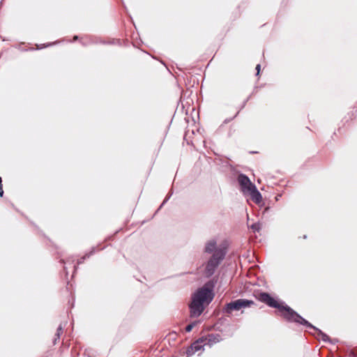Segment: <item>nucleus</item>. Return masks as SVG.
<instances>
[{
  "mask_svg": "<svg viewBox=\"0 0 357 357\" xmlns=\"http://www.w3.org/2000/svg\"><path fill=\"white\" fill-rule=\"evenodd\" d=\"M257 298L260 301L266 303L270 307L278 309L279 311L281 312L282 315L287 319L298 322L299 324L310 327L314 330H316V337L319 340H321L324 342L328 341V337L326 334L323 333L321 331L315 328L307 321H306L299 314L296 313L292 309L285 305L283 303H280L278 301L275 300L274 298L271 297L268 294L260 293L258 295Z\"/></svg>",
  "mask_w": 357,
  "mask_h": 357,
  "instance_id": "f257e3e1",
  "label": "nucleus"
},
{
  "mask_svg": "<svg viewBox=\"0 0 357 357\" xmlns=\"http://www.w3.org/2000/svg\"><path fill=\"white\" fill-rule=\"evenodd\" d=\"M213 298V285L207 283L198 289L192 296L190 304V316L198 317Z\"/></svg>",
  "mask_w": 357,
  "mask_h": 357,
  "instance_id": "f03ea898",
  "label": "nucleus"
},
{
  "mask_svg": "<svg viewBox=\"0 0 357 357\" xmlns=\"http://www.w3.org/2000/svg\"><path fill=\"white\" fill-rule=\"evenodd\" d=\"M225 252L224 250H217L213 255L212 258L208 261L206 267L204 275L206 277L212 275L215 271V268L219 264L220 261L225 257Z\"/></svg>",
  "mask_w": 357,
  "mask_h": 357,
  "instance_id": "7ed1b4c3",
  "label": "nucleus"
},
{
  "mask_svg": "<svg viewBox=\"0 0 357 357\" xmlns=\"http://www.w3.org/2000/svg\"><path fill=\"white\" fill-rule=\"evenodd\" d=\"M253 302L245 299H238L227 305L226 312H231L232 310H239L243 307H250Z\"/></svg>",
  "mask_w": 357,
  "mask_h": 357,
  "instance_id": "20e7f679",
  "label": "nucleus"
},
{
  "mask_svg": "<svg viewBox=\"0 0 357 357\" xmlns=\"http://www.w3.org/2000/svg\"><path fill=\"white\" fill-rule=\"evenodd\" d=\"M238 181L241 185L242 190L245 195L256 187L254 184L252 183L249 178L243 174H240L238 176Z\"/></svg>",
  "mask_w": 357,
  "mask_h": 357,
  "instance_id": "39448f33",
  "label": "nucleus"
},
{
  "mask_svg": "<svg viewBox=\"0 0 357 357\" xmlns=\"http://www.w3.org/2000/svg\"><path fill=\"white\" fill-rule=\"evenodd\" d=\"M205 341L204 337L200 338L197 341L195 342L190 348L187 349L186 354L187 356H191L193 355L195 352L201 350L205 345H204Z\"/></svg>",
  "mask_w": 357,
  "mask_h": 357,
  "instance_id": "423d86ee",
  "label": "nucleus"
},
{
  "mask_svg": "<svg viewBox=\"0 0 357 357\" xmlns=\"http://www.w3.org/2000/svg\"><path fill=\"white\" fill-rule=\"evenodd\" d=\"M245 195H248L250 196L253 202H255L256 204H259L261 203V200H262V197H261V195L260 194V192L258 191V190L257 189V188H254L252 190H251L250 191H249L248 193H246Z\"/></svg>",
  "mask_w": 357,
  "mask_h": 357,
  "instance_id": "0eeeda50",
  "label": "nucleus"
},
{
  "mask_svg": "<svg viewBox=\"0 0 357 357\" xmlns=\"http://www.w3.org/2000/svg\"><path fill=\"white\" fill-rule=\"evenodd\" d=\"M205 343L204 345L211 347L213 344L220 341V336L219 335L211 334L206 337H204Z\"/></svg>",
  "mask_w": 357,
  "mask_h": 357,
  "instance_id": "6e6552de",
  "label": "nucleus"
},
{
  "mask_svg": "<svg viewBox=\"0 0 357 357\" xmlns=\"http://www.w3.org/2000/svg\"><path fill=\"white\" fill-rule=\"evenodd\" d=\"M217 250H222V248H216V243L214 241H209L205 248V250L207 252L212 253L213 255L215 253Z\"/></svg>",
  "mask_w": 357,
  "mask_h": 357,
  "instance_id": "1a4fd4ad",
  "label": "nucleus"
},
{
  "mask_svg": "<svg viewBox=\"0 0 357 357\" xmlns=\"http://www.w3.org/2000/svg\"><path fill=\"white\" fill-rule=\"evenodd\" d=\"M197 322H194V323H192L189 325H188L185 328V331L187 332H190L192 331V329L193 328V327L196 325Z\"/></svg>",
  "mask_w": 357,
  "mask_h": 357,
  "instance_id": "9d476101",
  "label": "nucleus"
},
{
  "mask_svg": "<svg viewBox=\"0 0 357 357\" xmlns=\"http://www.w3.org/2000/svg\"><path fill=\"white\" fill-rule=\"evenodd\" d=\"M251 228L254 231H259L260 229V225L259 223H255L251 226Z\"/></svg>",
  "mask_w": 357,
  "mask_h": 357,
  "instance_id": "9b49d317",
  "label": "nucleus"
},
{
  "mask_svg": "<svg viewBox=\"0 0 357 357\" xmlns=\"http://www.w3.org/2000/svg\"><path fill=\"white\" fill-rule=\"evenodd\" d=\"M3 195V190L1 184V178L0 177V196L2 197Z\"/></svg>",
  "mask_w": 357,
  "mask_h": 357,
  "instance_id": "f8f14e48",
  "label": "nucleus"
},
{
  "mask_svg": "<svg viewBox=\"0 0 357 357\" xmlns=\"http://www.w3.org/2000/svg\"><path fill=\"white\" fill-rule=\"evenodd\" d=\"M61 330V327H59V328H58V333H57V335H58V336H59V331H60Z\"/></svg>",
  "mask_w": 357,
  "mask_h": 357,
  "instance_id": "ddd939ff",
  "label": "nucleus"
},
{
  "mask_svg": "<svg viewBox=\"0 0 357 357\" xmlns=\"http://www.w3.org/2000/svg\"><path fill=\"white\" fill-rule=\"evenodd\" d=\"M257 69V75H258L259 73L260 68H258Z\"/></svg>",
  "mask_w": 357,
  "mask_h": 357,
  "instance_id": "4468645a",
  "label": "nucleus"
},
{
  "mask_svg": "<svg viewBox=\"0 0 357 357\" xmlns=\"http://www.w3.org/2000/svg\"><path fill=\"white\" fill-rule=\"evenodd\" d=\"M77 36H75L74 40H77Z\"/></svg>",
  "mask_w": 357,
  "mask_h": 357,
  "instance_id": "2eb2a0df",
  "label": "nucleus"
},
{
  "mask_svg": "<svg viewBox=\"0 0 357 357\" xmlns=\"http://www.w3.org/2000/svg\"><path fill=\"white\" fill-rule=\"evenodd\" d=\"M256 67L259 68V67H260V65H259V64H257Z\"/></svg>",
  "mask_w": 357,
  "mask_h": 357,
  "instance_id": "dca6fc26",
  "label": "nucleus"
}]
</instances>
